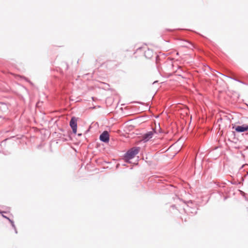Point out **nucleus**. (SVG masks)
<instances>
[{
  "mask_svg": "<svg viewBox=\"0 0 248 248\" xmlns=\"http://www.w3.org/2000/svg\"><path fill=\"white\" fill-rule=\"evenodd\" d=\"M70 126L71 127L73 132L74 134L77 133V119L73 117L70 121Z\"/></svg>",
  "mask_w": 248,
  "mask_h": 248,
  "instance_id": "7ed1b4c3",
  "label": "nucleus"
},
{
  "mask_svg": "<svg viewBox=\"0 0 248 248\" xmlns=\"http://www.w3.org/2000/svg\"><path fill=\"white\" fill-rule=\"evenodd\" d=\"M5 213L4 212H0V213H1L2 214V216L6 218L7 220H9V221L11 223V225H12V226L13 227V228L14 229L15 231V232L16 233H17V230L16 229V226L14 224V222L10 219L9 217H7L6 216H4L3 213Z\"/></svg>",
  "mask_w": 248,
  "mask_h": 248,
  "instance_id": "423d86ee",
  "label": "nucleus"
},
{
  "mask_svg": "<svg viewBox=\"0 0 248 248\" xmlns=\"http://www.w3.org/2000/svg\"><path fill=\"white\" fill-rule=\"evenodd\" d=\"M191 213H196V211H195V212H191Z\"/></svg>",
  "mask_w": 248,
  "mask_h": 248,
  "instance_id": "9d476101",
  "label": "nucleus"
},
{
  "mask_svg": "<svg viewBox=\"0 0 248 248\" xmlns=\"http://www.w3.org/2000/svg\"><path fill=\"white\" fill-rule=\"evenodd\" d=\"M144 55L147 58L150 59L153 55V51L151 49H148L147 50L145 51Z\"/></svg>",
  "mask_w": 248,
  "mask_h": 248,
  "instance_id": "0eeeda50",
  "label": "nucleus"
},
{
  "mask_svg": "<svg viewBox=\"0 0 248 248\" xmlns=\"http://www.w3.org/2000/svg\"><path fill=\"white\" fill-rule=\"evenodd\" d=\"M235 130L237 132H243L248 130V125L243 124L241 126H237L235 128Z\"/></svg>",
  "mask_w": 248,
  "mask_h": 248,
  "instance_id": "39448f33",
  "label": "nucleus"
},
{
  "mask_svg": "<svg viewBox=\"0 0 248 248\" xmlns=\"http://www.w3.org/2000/svg\"><path fill=\"white\" fill-rule=\"evenodd\" d=\"M6 108V106L5 104H0V109H4V108Z\"/></svg>",
  "mask_w": 248,
  "mask_h": 248,
  "instance_id": "6e6552de",
  "label": "nucleus"
},
{
  "mask_svg": "<svg viewBox=\"0 0 248 248\" xmlns=\"http://www.w3.org/2000/svg\"><path fill=\"white\" fill-rule=\"evenodd\" d=\"M139 152V147H134L128 150L124 155V158L126 160H129L138 154Z\"/></svg>",
  "mask_w": 248,
  "mask_h": 248,
  "instance_id": "f03ea898",
  "label": "nucleus"
},
{
  "mask_svg": "<svg viewBox=\"0 0 248 248\" xmlns=\"http://www.w3.org/2000/svg\"><path fill=\"white\" fill-rule=\"evenodd\" d=\"M99 139L101 141L104 142H108L109 141V134L107 131H104L100 135Z\"/></svg>",
  "mask_w": 248,
  "mask_h": 248,
  "instance_id": "20e7f679",
  "label": "nucleus"
},
{
  "mask_svg": "<svg viewBox=\"0 0 248 248\" xmlns=\"http://www.w3.org/2000/svg\"><path fill=\"white\" fill-rule=\"evenodd\" d=\"M232 79H233V80H235V81H238V82H239L243 83L242 82H241V81H240V80H238V79H235V78H232Z\"/></svg>",
  "mask_w": 248,
  "mask_h": 248,
  "instance_id": "1a4fd4ad",
  "label": "nucleus"
},
{
  "mask_svg": "<svg viewBox=\"0 0 248 248\" xmlns=\"http://www.w3.org/2000/svg\"><path fill=\"white\" fill-rule=\"evenodd\" d=\"M160 132L161 128L159 124H158V128H153L152 131L147 132L142 136V140L145 142H147L153 138L154 135L157 134Z\"/></svg>",
  "mask_w": 248,
  "mask_h": 248,
  "instance_id": "f257e3e1",
  "label": "nucleus"
}]
</instances>
